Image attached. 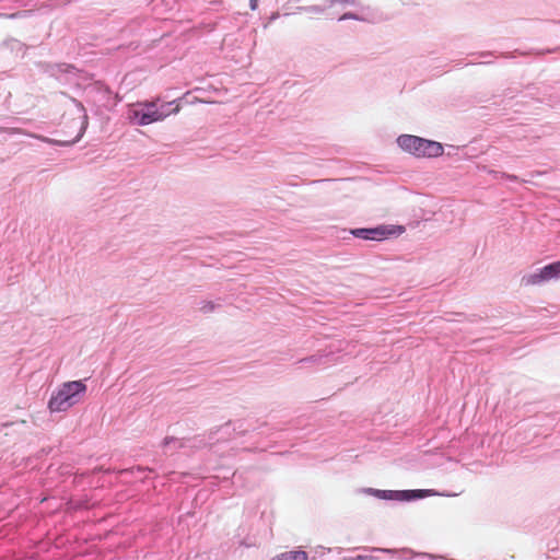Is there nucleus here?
<instances>
[{"label":"nucleus","mask_w":560,"mask_h":560,"mask_svg":"<svg viewBox=\"0 0 560 560\" xmlns=\"http://www.w3.org/2000/svg\"><path fill=\"white\" fill-rule=\"evenodd\" d=\"M160 98L154 101L137 102L129 105L128 119L136 125L147 126L156 121H162L172 114H177L180 109L175 101L159 105Z\"/></svg>","instance_id":"1"},{"label":"nucleus","mask_w":560,"mask_h":560,"mask_svg":"<svg viewBox=\"0 0 560 560\" xmlns=\"http://www.w3.org/2000/svg\"><path fill=\"white\" fill-rule=\"evenodd\" d=\"M86 390V385L82 381H71L63 383L58 392L51 396L48 408L51 412L66 411L75 405L80 396Z\"/></svg>","instance_id":"2"},{"label":"nucleus","mask_w":560,"mask_h":560,"mask_svg":"<svg viewBox=\"0 0 560 560\" xmlns=\"http://www.w3.org/2000/svg\"><path fill=\"white\" fill-rule=\"evenodd\" d=\"M397 142L404 151L418 158H436L443 154V147L440 142L417 136L402 135L397 139Z\"/></svg>","instance_id":"3"},{"label":"nucleus","mask_w":560,"mask_h":560,"mask_svg":"<svg viewBox=\"0 0 560 560\" xmlns=\"http://www.w3.org/2000/svg\"><path fill=\"white\" fill-rule=\"evenodd\" d=\"M351 233L355 237L363 238V240L383 241L392 232L385 226H377L374 229H354L351 231Z\"/></svg>","instance_id":"4"},{"label":"nucleus","mask_w":560,"mask_h":560,"mask_svg":"<svg viewBox=\"0 0 560 560\" xmlns=\"http://www.w3.org/2000/svg\"><path fill=\"white\" fill-rule=\"evenodd\" d=\"M550 273L548 270V267L545 266L541 269H539L537 272L524 276L522 278V282L524 285H539L544 282L550 281Z\"/></svg>","instance_id":"5"},{"label":"nucleus","mask_w":560,"mask_h":560,"mask_svg":"<svg viewBox=\"0 0 560 560\" xmlns=\"http://www.w3.org/2000/svg\"><path fill=\"white\" fill-rule=\"evenodd\" d=\"M368 492L375 495L376 498L384 499V500L401 501V498L405 497V494H401V491H393V490L369 489Z\"/></svg>","instance_id":"6"},{"label":"nucleus","mask_w":560,"mask_h":560,"mask_svg":"<svg viewBox=\"0 0 560 560\" xmlns=\"http://www.w3.org/2000/svg\"><path fill=\"white\" fill-rule=\"evenodd\" d=\"M271 560H308V556L303 550H290L273 557Z\"/></svg>","instance_id":"7"},{"label":"nucleus","mask_w":560,"mask_h":560,"mask_svg":"<svg viewBox=\"0 0 560 560\" xmlns=\"http://www.w3.org/2000/svg\"><path fill=\"white\" fill-rule=\"evenodd\" d=\"M401 494H405V497L401 498V501H409L412 499L424 498L431 493L430 490H404L401 491Z\"/></svg>","instance_id":"8"},{"label":"nucleus","mask_w":560,"mask_h":560,"mask_svg":"<svg viewBox=\"0 0 560 560\" xmlns=\"http://www.w3.org/2000/svg\"><path fill=\"white\" fill-rule=\"evenodd\" d=\"M551 280L560 279V260L547 265Z\"/></svg>","instance_id":"9"},{"label":"nucleus","mask_w":560,"mask_h":560,"mask_svg":"<svg viewBox=\"0 0 560 560\" xmlns=\"http://www.w3.org/2000/svg\"><path fill=\"white\" fill-rule=\"evenodd\" d=\"M215 308H217V304H215V303H213L212 301H205V302H202V304H201V306H200V311H201L203 314L211 313V312H213Z\"/></svg>","instance_id":"10"},{"label":"nucleus","mask_w":560,"mask_h":560,"mask_svg":"<svg viewBox=\"0 0 560 560\" xmlns=\"http://www.w3.org/2000/svg\"><path fill=\"white\" fill-rule=\"evenodd\" d=\"M345 560H363V557L358 556L355 558L345 559Z\"/></svg>","instance_id":"11"},{"label":"nucleus","mask_w":560,"mask_h":560,"mask_svg":"<svg viewBox=\"0 0 560 560\" xmlns=\"http://www.w3.org/2000/svg\"><path fill=\"white\" fill-rule=\"evenodd\" d=\"M255 7H256V3L254 0H252V8L255 9Z\"/></svg>","instance_id":"12"},{"label":"nucleus","mask_w":560,"mask_h":560,"mask_svg":"<svg viewBox=\"0 0 560 560\" xmlns=\"http://www.w3.org/2000/svg\"><path fill=\"white\" fill-rule=\"evenodd\" d=\"M2 130H3V128H0V131H2Z\"/></svg>","instance_id":"13"}]
</instances>
